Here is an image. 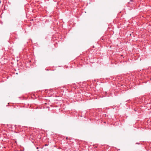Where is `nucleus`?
I'll return each mask as SVG.
<instances>
[{
    "instance_id": "nucleus-1",
    "label": "nucleus",
    "mask_w": 151,
    "mask_h": 151,
    "mask_svg": "<svg viewBox=\"0 0 151 151\" xmlns=\"http://www.w3.org/2000/svg\"><path fill=\"white\" fill-rule=\"evenodd\" d=\"M39 148V147H37V149H38Z\"/></svg>"
},
{
    "instance_id": "nucleus-2",
    "label": "nucleus",
    "mask_w": 151,
    "mask_h": 151,
    "mask_svg": "<svg viewBox=\"0 0 151 151\" xmlns=\"http://www.w3.org/2000/svg\"><path fill=\"white\" fill-rule=\"evenodd\" d=\"M1 1H0V3H1Z\"/></svg>"
}]
</instances>
